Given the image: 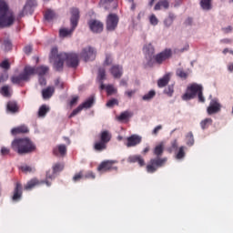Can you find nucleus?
Segmentation results:
<instances>
[{"label": "nucleus", "instance_id": "54", "mask_svg": "<svg viewBox=\"0 0 233 233\" xmlns=\"http://www.w3.org/2000/svg\"><path fill=\"white\" fill-rule=\"evenodd\" d=\"M0 68H4V70H10V62H8V60H4L0 63Z\"/></svg>", "mask_w": 233, "mask_h": 233}, {"label": "nucleus", "instance_id": "61", "mask_svg": "<svg viewBox=\"0 0 233 233\" xmlns=\"http://www.w3.org/2000/svg\"><path fill=\"white\" fill-rule=\"evenodd\" d=\"M21 170L22 172H25L28 173V172H32V167H30L29 166H23L21 167Z\"/></svg>", "mask_w": 233, "mask_h": 233}, {"label": "nucleus", "instance_id": "41", "mask_svg": "<svg viewBox=\"0 0 233 233\" xmlns=\"http://www.w3.org/2000/svg\"><path fill=\"white\" fill-rule=\"evenodd\" d=\"M156 97V91L150 90L147 94L142 96L143 101H150Z\"/></svg>", "mask_w": 233, "mask_h": 233}, {"label": "nucleus", "instance_id": "17", "mask_svg": "<svg viewBox=\"0 0 233 233\" xmlns=\"http://www.w3.org/2000/svg\"><path fill=\"white\" fill-rule=\"evenodd\" d=\"M37 6V2L35 0H27L25 5L24 6L23 10L18 14V17H25V15H28L26 10H31L32 8Z\"/></svg>", "mask_w": 233, "mask_h": 233}, {"label": "nucleus", "instance_id": "44", "mask_svg": "<svg viewBox=\"0 0 233 233\" xmlns=\"http://www.w3.org/2000/svg\"><path fill=\"white\" fill-rule=\"evenodd\" d=\"M106 92L107 96H112L113 94H117V89L114 87L112 85H107L106 86Z\"/></svg>", "mask_w": 233, "mask_h": 233}, {"label": "nucleus", "instance_id": "5", "mask_svg": "<svg viewBox=\"0 0 233 233\" xmlns=\"http://www.w3.org/2000/svg\"><path fill=\"white\" fill-rule=\"evenodd\" d=\"M71 28H62L59 30L60 37H69L74 34V30L77 27V24L79 23V9L72 8L71 9Z\"/></svg>", "mask_w": 233, "mask_h": 233}, {"label": "nucleus", "instance_id": "19", "mask_svg": "<svg viewBox=\"0 0 233 233\" xmlns=\"http://www.w3.org/2000/svg\"><path fill=\"white\" fill-rule=\"evenodd\" d=\"M127 142L126 144V146L127 147V148H130L132 147H137V145H139V143H141L142 138L140 136L137 135H132L130 137H127Z\"/></svg>", "mask_w": 233, "mask_h": 233}, {"label": "nucleus", "instance_id": "55", "mask_svg": "<svg viewBox=\"0 0 233 233\" xmlns=\"http://www.w3.org/2000/svg\"><path fill=\"white\" fill-rule=\"evenodd\" d=\"M116 105H119V101H117V99H116V98H112L111 100L107 101V103H106V106H108L109 108H112V106H114Z\"/></svg>", "mask_w": 233, "mask_h": 233}, {"label": "nucleus", "instance_id": "14", "mask_svg": "<svg viewBox=\"0 0 233 233\" xmlns=\"http://www.w3.org/2000/svg\"><path fill=\"white\" fill-rule=\"evenodd\" d=\"M116 161L106 160L103 161L97 167L98 172H108L110 170H117L116 167H114Z\"/></svg>", "mask_w": 233, "mask_h": 233}, {"label": "nucleus", "instance_id": "24", "mask_svg": "<svg viewBox=\"0 0 233 233\" xmlns=\"http://www.w3.org/2000/svg\"><path fill=\"white\" fill-rule=\"evenodd\" d=\"M56 92V88L54 86H47L46 88L42 90V97L43 99H50L54 96Z\"/></svg>", "mask_w": 233, "mask_h": 233}, {"label": "nucleus", "instance_id": "22", "mask_svg": "<svg viewBox=\"0 0 233 233\" xmlns=\"http://www.w3.org/2000/svg\"><path fill=\"white\" fill-rule=\"evenodd\" d=\"M127 163H138L139 167H145V159L141 157V155L128 157Z\"/></svg>", "mask_w": 233, "mask_h": 233}, {"label": "nucleus", "instance_id": "11", "mask_svg": "<svg viewBox=\"0 0 233 233\" xmlns=\"http://www.w3.org/2000/svg\"><path fill=\"white\" fill-rule=\"evenodd\" d=\"M172 57V49H165L164 51L153 56V59L157 65H163L164 61Z\"/></svg>", "mask_w": 233, "mask_h": 233}, {"label": "nucleus", "instance_id": "35", "mask_svg": "<svg viewBox=\"0 0 233 233\" xmlns=\"http://www.w3.org/2000/svg\"><path fill=\"white\" fill-rule=\"evenodd\" d=\"M44 17L46 21H54V19H56V12L48 9L46 11Z\"/></svg>", "mask_w": 233, "mask_h": 233}, {"label": "nucleus", "instance_id": "62", "mask_svg": "<svg viewBox=\"0 0 233 233\" xmlns=\"http://www.w3.org/2000/svg\"><path fill=\"white\" fill-rule=\"evenodd\" d=\"M197 96L200 103H205V96H203V91H200L199 94H198Z\"/></svg>", "mask_w": 233, "mask_h": 233}, {"label": "nucleus", "instance_id": "10", "mask_svg": "<svg viewBox=\"0 0 233 233\" xmlns=\"http://www.w3.org/2000/svg\"><path fill=\"white\" fill-rule=\"evenodd\" d=\"M97 56V51H96V48L92 46L84 47L80 53V57L86 62L88 63V61H95L96 56Z\"/></svg>", "mask_w": 233, "mask_h": 233}, {"label": "nucleus", "instance_id": "16", "mask_svg": "<svg viewBox=\"0 0 233 233\" xmlns=\"http://www.w3.org/2000/svg\"><path fill=\"white\" fill-rule=\"evenodd\" d=\"M52 168L53 173H51L50 171L46 172V179H55L56 174H57V172H63V170L65 169V164L56 163L55 165H53Z\"/></svg>", "mask_w": 233, "mask_h": 233}, {"label": "nucleus", "instance_id": "1", "mask_svg": "<svg viewBox=\"0 0 233 233\" xmlns=\"http://www.w3.org/2000/svg\"><path fill=\"white\" fill-rule=\"evenodd\" d=\"M165 152V143L160 142L153 148V154L156 156L155 158H151L149 163L146 167V170L148 174H154L157 172L158 168L165 167L168 158L161 157Z\"/></svg>", "mask_w": 233, "mask_h": 233}, {"label": "nucleus", "instance_id": "28", "mask_svg": "<svg viewBox=\"0 0 233 233\" xmlns=\"http://www.w3.org/2000/svg\"><path fill=\"white\" fill-rule=\"evenodd\" d=\"M7 110L12 114H15V112H19V106H17V102L15 101H9L7 103Z\"/></svg>", "mask_w": 233, "mask_h": 233}, {"label": "nucleus", "instance_id": "26", "mask_svg": "<svg viewBox=\"0 0 233 233\" xmlns=\"http://www.w3.org/2000/svg\"><path fill=\"white\" fill-rule=\"evenodd\" d=\"M65 65V58L57 56V59H55L54 68L56 72H61L63 70V66Z\"/></svg>", "mask_w": 233, "mask_h": 233}, {"label": "nucleus", "instance_id": "51", "mask_svg": "<svg viewBox=\"0 0 233 233\" xmlns=\"http://www.w3.org/2000/svg\"><path fill=\"white\" fill-rule=\"evenodd\" d=\"M177 76H178V77H181L182 79H187V77H188V74L183 69H177Z\"/></svg>", "mask_w": 233, "mask_h": 233}, {"label": "nucleus", "instance_id": "34", "mask_svg": "<svg viewBox=\"0 0 233 233\" xmlns=\"http://www.w3.org/2000/svg\"><path fill=\"white\" fill-rule=\"evenodd\" d=\"M174 19H176V15L174 14L170 13L168 16L164 20V25L167 28L169 26H172V24L174 23Z\"/></svg>", "mask_w": 233, "mask_h": 233}, {"label": "nucleus", "instance_id": "60", "mask_svg": "<svg viewBox=\"0 0 233 233\" xmlns=\"http://www.w3.org/2000/svg\"><path fill=\"white\" fill-rule=\"evenodd\" d=\"M24 52L25 54H26L27 56L32 54V46H26L24 47Z\"/></svg>", "mask_w": 233, "mask_h": 233}, {"label": "nucleus", "instance_id": "13", "mask_svg": "<svg viewBox=\"0 0 233 233\" xmlns=\"http://www.w3.org/2000/svg\"><path fill=\"white\" fill-rule=\"evenodd\" d=\"M219 112H221V104L218 99H212L207 108V113L208 116H214V114H219Z\"/></svg>", "mask_w": 233, "mask_h": 233}, {"label": "nucleus", "instance_id": "48", "mask_svg": "<svg viewBox=\"0 0 233 233\" xmlns=\"http://www.w3.org/2000/svg\"><path fill=\"white\" fill-rule=\"evenodd\" d=\"M164 94H166V96H168V97H172V96H174V86H168L167 87H166L164 89Z\"/></svg>", "mask_w": 233, "mask_h": 233}, {"label": "nucleus", "instance_id": "23", "mask_svg": "<svg viewBox=\"0 0 233 233\" xmlns=\"http://www.w3.org/2000/svg\"><path fill=\"white\" fill-rule=\"evenodd\" d=\"M29 132L30 129H28V127H26L25 125L19 126L11 130V134L13 136H17V134H28Z\"/></svg>", "mask_w": 233, "mask_h": 233}, {"label": "nucleus", "instance_id": "56", "mask_svg": "<svg viewBox=\"0 0 233 233\" xmlns=\"http://www.w3.org/2000/svg\"><path fill=\"white\" fill-rule=\"evenodd\" d=\"M112 56L111 55H106V59H105V62H104V65H106V66H110V65H112Z\"/></svg>", "mask_w": 233, "mask_h": 233}, {"label": "nucleus", "instance_id": "58", "mask_svg": "<svg viewBox=\"0 0 233 233\" xmlns=\"http://www.w3.org/2000/svg\"><path fill=\"white\" fill-rule=\"evenodd\" d=\"M55 85L56 86H57V88H60L61 90L65 88V85L63 84V82H61V80H59V78L55 81Z\"/></svg>", "mask_w": 233, "mask_h": 233}, {"label": "nucleus", "instance_id": "59", "mask_svg": "<svg viewBox=\"0 0 233 233\" xmlns=\"http://www.w3.org/2000/svg\"><path fill=\"white\" fill-rule=\"evenodd\" d=\"M10 154V148L3 147L1 148V155L2 156H8Z\"/></svg>", "mask_w": 233, "mask_h": 233}, {"label": "nucleus", "instance_id": "45", "mask_svg": "<svg viewBox=\"0 0 233 233\" xmlns=\"http://www.w3.org/2000/svg\"><path fill=\"white\" fill-rule=\"evenodd\" d=\"M59 55H60V54H58L57 47H53V48L51 49V53H50V56H49L50 61H53V60L57 59V56H58Z\"/></svg>", "mask_w": 233, "mask_h": 233}, {"label": "nucleus", "instance_id": "9", "mask_svg": "<svg viewBox=\"0 0 233 233\" xmlns=\"http://www.w3.org/2000/svg\"><path fill=\"white\" fill-rule=\"evenodd\" d=\"M143 52L145 54L146 59H147V62L146 64V66L152 67L154 66V54H156V48H154V46L152 44H147L144 46Z\"/></svg>", "mask_w": 233, "mask_h": 233}, {"label": "nucleus", "instance_id": "40", "mask_svg": "<svg viewBox=\"0 0 233 233\" xmlns=\"http://www.w3.org/2000/svg\"><path fill=\"white\" fill-rule=\"evenodd\" d=\"M186 139H187V147H192L194 146V134L192 133V131L188 132L186 136Z\"/></svg>", "mask_w": 233, "mask_h": 233}, {"label": "nucleus", "instance_id": "29", "mask_svg": "<svg viewBox=\"0 0 233 233\" xmlns=\"http://www.w3.org/2000/svg\"><path fill=\"white\" fill-rule=\"evenodd\" d=\"M0 43H2V48L5 52H10V50H12V41L8 38H5V40L0 39Z\"/></svg>", "mask_w": 233, "mask_h": 233}, {"label": "nucleus", "instance_id": "53", "mask_svg": "<svg viewBox=\"0 0 233 233\" xmlns=\"http://www.w3.org/2000/svg\"><path fill=\"white\" fill-rule=\"evenodd\" d=\"M83 110V107L81 106H78L76 109H74L72 111V113L69 115V118H72L76 116H77V114H79V112H81Z\"/></svg>", "mask_w": 233, "mask_h": 233}, {"label": "nucleus", "instance_id": "3", "mask_svg": "<svg viewBox=\"0 0 233 233\" xmlns=\"http://www.w3.org/2000/svg\"><path fill=\"white\" fill-rule=\"evenodd\" d=\"M15 23V15L5 0H0V28H9Z\"/></svg>", "mask_w": 233, "mask_h": 233}, {"label": "nucleus", "instance_id": "25", "mask_svg": "<svg viewBox=\"0 0 233 233\" xmlns=\"http://www.w3.org/2000/svg\"><path fill=\"white\" fill-rule=\"evenodd\" d=\"M170 83V74L164 75V77L157 80L158 88H165Z\"/></svg>", "mask_w": 233, "mask_h": 233}, {"label": "nucleus", "instance_id": "39", "mask_svg": "<svg viewBox=\"0 0 233 233\" xmlns=\"http://www.w3.org/2000/svg\"><path fill=\"white\" fill-rule=\"evenodd\" d=\"M35 185H39V181H37V179H32L26 183L25 186V190H32Z\"/></svg>", "mask_w": 233, "mask_h": 233}, {"label": "nucleus", "instance_id": "38", "mask_svg": "<svg viewBox=\"0 0 233 233\" xmlns=\"http://www.w3.org/2000/svg\"><path fill=\"white\" fill-rule=\"evenodd\" d=\"M94 96H90L86 101H85L80 106L83 108H91L92 105H94Z\"/></svg>", "mask_w": 233, "mask_h": 233}, {"label": "nucleus", "instance_id": "30", "mask_svg": "<svg viewBox=\"0 0 233 233\" xmlns=\"http://www.w3.org/2000/svg\"><path fill=\"white\" fill-rule=\"evenodd\" d=\"M0 94L4 96V97H10L12 96V87L10 86H4L0 88Z\"/></svg>", "mask_w": 233, "mask_h": 233}, {"label": "nucleus", "instance_id": "20", "mask_svg": "<svg viewBox=\"0 0 233 233\" xmlns=\"http://www.w3.org/2000/svg\"><path fill=\"white\" fill-rule=\"evenodd\" d=\"M110 74L115 77V79H121V76H123V66L119 65L111 66Z\"/></svg>", "mask_w": 233, "mask_h": 233}, {"label": "nucleus", "instance_id": "4", "mask_svg": "<svg viewBox=\"0 0 233 233\" xmlns=\"http://www.w3.org/2000/svg\"><path fill=\"white\" fill-rule=\"evenodd\" d=\"M35 74V67L25 66L23 72L20 75L13 76L11 77V83H13V85H18V86H23V81H30V78Z\"/></svg>", "mask_w": 233, "mask_h": 233}, {"label": "nucleus", "instance_id": "63", "mask_svg": "<svg viewBox=\"0 0 233 233\" xmlns=\"http://www.w3.org/2000/svg\"><path fill=\"white\" fill-rule=\"evenodd\" d=\"M163 128V126H157L154 130H153V134L155 136H157V134L159 133V130H161Z\"/></svg>", "mask_w": 233, "mask_h": 233}, {"label": "nucleus", "instance_id": "50", "mask_svg": "<svg viewBox=\"0 0 233 233\" xmlns=\"http://www.w3.org/2000/svg\"><path fill=\"white\" fill-rule=\"evenodd\" d=\"M149 23L150 25H152L153 26H157L159 20L157 19V17L156 16V15H151L149 16Z\"/></svg>", "mask_w": 233, "mask_h": 233}, {"label": "nucleus", "instance_id": "32", "mask_svg": "<svg viewBox=\"0 0 233 233\" xmlns=\"http://www.w3.org/2000/svg\"><path fill=\"white\" fill-rule=\"evenodd\" d=\"M48 66H38V67H35V74H37L40 76H45L46 73H48Z\"/></svg>", "mask_w": 233, "mask_h": 233}, {"label": "nucleus", "instance_id": "2", "mask_svg": "<svg viewBox=\"0 0 233 233\" xmlns=\"http://www.w3.org/2000/svg\"><path fill=\"white\" fill-rule=\"evenodd\" d=\"M11 148L19 154V156H25L26 154H32L35 152V144L30 140V138H16L11 144Z\"/></svg>", "mask_w": 233, "mask_h": 233}, {"label": "nucleus", "instance_id": "6", "mask_svg": "<svg viewBox=\"0 0 233 233\" xmlns=\"http://www.w3.org/2000/svg\"><path fill=\"white\" fill-rule=\"evenodd\" d=\"M99 139L94 143L93 148L96 152L106 150V145L112 140V134L108 130H104L99 134Z\"/></svg>", "mask_w": 233, "mask_h": 233}, {"label": "nucleus", "instance_id": "18", "mask_svg": "<svg viewBox=\"0 0 233 233\" xmlns=\"http://www.w3.org/2000/svg\"><path fill=\"white\" fill-rule=\"evenodd\" d=\"M21 198H23V186L21 185V183L18 182L15 184V189L13 192L12 200L19 201Z\"/></svg>", "mask_w": 233, "mask_h": 233}, {"label": "nucleus", "instance_id": "7", "mask_svg": "<svg viewBox=\"0 0 233 233\" xmlns=\"http://www.w3.org/2000/svg\"><path fill=\"white\" fill-rule=\"evenodd\" d=\"M203 92V86L193 83L187 87L186 93L182 96L183 101L194 99L198 94Z\"/></svg>", "mask_w": 233, "mask_h": 233}, {"label": "nucleus", "instance_id": "37", "mask_svg": "<svg viewBox=\"0 0 233 233\" xmlns=\"http://www.w3.org/2000/svg\"><path fill=\"white\" fill-rule=\"evenodd\" d=\"M213 120L212 118H205L204 120H202L200 122V127L202 128V130H207V128H208V127H210V125H212Z\"/></svg>", "mask_w": 233, "mask_h": 233}, {"label": "nucleus", "instance_id": "42", "mask_svg": "<svg viewBox=\"0 0 233 233\" xmlns=\"http://www.w3.org/2000/svg\"><path fill=\"white\" fill-rule=\"evenodd\" d=\"M97 79L99 81H105V79H106V71L105 70V68L100 67L98 69Z\"/></svg>", "mask_w": 233, "mask_h": 233}, {"label": "nucleus", "instance_id": "12", "mask_svg": "<svg viewBox=\"0 0 233 233\" xmlns=\"http://www.w3.org/2000/svg\"><path fill=\"white\" fill-rule=\"evenodd\" d=\"M119 23V17L116 14H110L106 19V30L108 32H114L116 28H117V25Z\"/></svg>", "mask_w": 233, "mask_h": 233}, {"label": "nucleus", "instance_id": "52", "mask_svg": "<svg viewBox=\"0 0 233 233\" xmlns=\"http://www.w3.org/2000/svg\"><path fill=\"white\" fill-rule=\"evenodd\" d=\"M84 179H96V174L93 171L84 173Z\"/></svg>", "mask_w": 233, "mask_h": 233}, {"label": "nucleus", "instance_id": "49", "mask_svg": "<svg viewBox=\"0 0 233 233\" xmlns=\"http://www.w3.org/2000/svg\"><path fill=\"white\" fill-rule=\"evenodd\" d=\"M185 155H186V153H185V147L182 146V147H179V149H178V151H177V153L176 155V157L177 159H183V157H185Z\"/></svg>", "mask_w": 233, "mask_h": 233}, {"label": "nucleus", "instance_id": "33", "mask_svg": "<svg viewBox=\"0 0 233 233\" xmlns=\"http://www.w3.org/2000/svg\"><path fill=\"white\" fill-rule=\"evenodd\" d=\"M48 112H50V107L46 105H42L38 110V117H45Z\"/></svg>", "mask_w": 233, "mask_h": 233}, {"label": "nucleus", "instance_id": "43", "mask_svg": "<svg viewBox=\"0 0 233 233\" xmlns=\"http://www.w3.org/2000/svg\"><path fill=\"white\" fill-rule=\"evenodd\" d=\"M128 117H132V115L128 111H125L120 114V116H117L118 121H125L128 119Z\"/></svg>", "mask_w": 233, "mask_h": 233}, {"label": "nucleus", "instance_id": "31", "mask_svg": "<svg viewBox=\"0 0 233 233\" xmlns=\"http://www.w3.org/2000/svg\"><path fill=\"white\" fill-rule=\"evenodd\" d=\"M200 6L202 10H212V0H200Z\"/></svg>", "mask_w": 233, "mask_h": 233}, {"label": "nucleus", "instance_id": "21", "mask_svg": "<svg viewBox=\"0 0 233 233\" xmlns=\"http://www.w3.org/2000/svg\"><path fill=\"white\" fill-rule=\"evenodd\" d=\"M54 156H61L64 157V156H66V146L65 144H61L54 147L53 149Z\"/></svg>", "mask_w": 233, "mask_h": 233}, {"label": "nucleus", "instance_id": "57", "mask_svg": "<svg viewBox=\"0 0 233 233\" xmlns=\"http://www.w3.org/2000/svg\"><path fill=\"white\" fill-rule=\"evenodd\" d=\"M136 89H133V90H127L125 92V96L127 97H128V99H132V96H134L136 95Z\"/></svg>", "mask_w": 233, "mask_h": 233}, {"label": "nucleus", "instance_id": "47", "mask_svg": "<svg viewBox=\"0 0 233 233\" xmlns=\"http://www.w3.org/2000/svg\"><path fill=\"white\" fill-rule=\"evenodd\" d=\"M179 146V144L177 143V139H174L173 141H171V147L167 148V152H174V150H177V147Z\"/></svg>", "mask_w": 233, "mask_h": 233}, {"label": "nucleus", "instance_id": "8", "mask_svg": "<svg viewBox=\"0 0 233 233\" xmlns=\"http://www.w3.org/2000/svg\"><path fill=\"white\" fill-rule=\"evenodd\" d=\"M59 57H63L70 68H77L79 66V55L76 53H60Z\"/></svg>", "mask_w": 233, "mask_h": 233}, {"label": "nucleus", "instance_id": "15", "mask_svg": "<svg viewBox=\"0 0 233 233\" xmlns=\"http://www.w3.org/2000/svg\"><path fill=\"white\" fill-rule=\"evenodd\" d=\"M89 28L94 34H101L103 32V23L98 20H90L88 22Z\"/></svg>", "mask_w": 233, "mask_h": 233}, {"label": "nucleus", "instance_id": "27", "mask_svg": "<svg viewBox=\"0 0 233 233\" xmlns=\"http://www.w3.org/2000/svg\"><path fill=\"white\" fill-rule=\"evenodd\" d=\"M169 6L170 3L168 2V0H160L156 4L154 10H161L162 8H164L165 10H168Z\"/></svg>", "mask_w": 233, "mask_h": 233}, {"label": "nucleus", "instance_id": "46", "mask_svg": "<svg viewBox=\"0 0 233 233\" xmlns=\"http://www.w3.org/2000/svg\"><path fill=\"white\" fill-rule=\"evenodd\" d=\"M81 179H85L83 170H81L78 173L75 174V176L73 177V181L75 183H77V181H81Z\"/></svg>", "mask_w": 233, "mask_h": 233}, {"label": "nucleus", "instance_id": "36", "mask_svg": "<svg viewBox=\"0 0 233 233\" xmlns=\"http://www.w3.org/2000/svg\"><path fill=\"white\" fill-rule=\"evenodd\" d=\"M100 3L101 5H106V10H107V8H110L108 6H112V8H116V6H117V4L114 0H100Z\"/></svg>", "mask_w": 233, "mask_h": 233}, {"label": "nucleus", "instance_id": "64", "mask_svg": "<svg viewBox=\"0 0 233 233\" xmlns=\"http://www.w3.org/2000/svg\"><path fill=\"white\" fill-rule=\"evenodd\" d=\"M39 83H40L41 86H45L46 85V78H45V76H40Z\"/></svg>", "mask_w": 233, "mask_h": 233}]
</instances>
